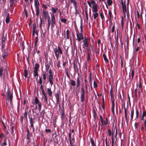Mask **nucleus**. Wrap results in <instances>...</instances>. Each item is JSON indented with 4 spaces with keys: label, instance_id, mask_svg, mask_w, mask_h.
Wrapping results in <instances>:
<instances>
[{
    "label": "nucleus",
    "instance_id": "57",
    "mask_svg": "<svg viewBox=\"0 0 146 146\" xmlns=\"http://www.w3.org/2000/svg\"><path fill=\"white\" fill-rule=\"evenodd\" d=\"M110 19H111V16L112 15V13L111 10H109L108 11Z\"/></svg>",
    "mask_w": 146,
    "mask_h": 146
},
{
    "label": "nucleus",
    "instance_id": "49",
    "mask_svg": "<svg viewBox=\"0 0 146 146\" xmlns=\"http://www.w3.org/2000/svg\"><path fill=\"white\" fill-rule=\"evenodd\" d=\"M60 21L64 23L65 24L66 23V22L67 21V20L66 19H60Z\"/></svg>",
    "mask_w": 146,
    "mask_h": 146
},
{
    "label": "nucleus",
    "instance_id": "20",
    "mask_svg": "<svg viewBox=\"0 0 146 146\" xmlns=\"http://www.w3.org/2000/svg\"><path fill=\"white\" fill-rule=\"evenodd\" d=\"M10 21L9 14L8 13L5 19V22L7 23H8Z\"/></svg>",
    "mask_w": 146,
    "mask_h": 146
},
{
    "label": "nucleus",
    "instance_id": "64",
    "mask_svg": "<svg viewBox=\"0 0 146 146\" xmlns=\"http://www.w3.org/2000/svg\"><path fill=\"white\" fill-rule=\"evenodd\" d=\"M4 45L5 42H2V50L4 49Z\"/></svg>",
    "mask_w": 146,
    "mask_h": 146
},
{
    "label": "nucleus",
    "instance_id": "25",
    "mask_svg": "<svg viewBox=\"0 0 146 146\" xmlns=\"http://www.w3.org/2000/svg\"><path fill=\"white\" fill-rule=\"evenodd\" d=\"M121 3L122 5V9L126 8V5L125 4V1L123 3L122 0H121Z\"/></svg>",
    "mask_w": 146,
    "mask_h": 146
},
{
    "label": "nucleus",
    "instance_id": "15",
    "mask_svg": "<svg viewBox=\"0 0 146 146\" xmlns=\"http://www.w3.org/2000/svg\"><path fill=\"white\" fill-rule=\"evenodd\" d=\"M131 111V113H130V117H131V119L130 120L131 121H132L133 117V115H134V110L133 108H132L131 109H130Z\"/></svg>",
    "mask_w": 146,
    "mask_h": 146
},
{
    "label": "nucleus",
    "instance_id": "11",
    "mask_svg": "<svg viewBox=\"0 0 146 146\" xmlns=\"http://www.w3.org/2000/svg\"><path fill=\"white\" fill-rule=\"evenodd\" d=\"M101 126L102 127L105 125H107L108 122V119L107 117H106L105 118V120L103 119V120L102 121H101Z\"/></svg>",
    "mask_w": 146,
    "mask_h": 146
},
{
    "label": "nucleus",
    "instance_id": "54",
    "mask_svg": "<svg viewBox=\"0 0 146 146\" xmlns=\"http://www.w3.org/2000/svg\"><path fill=\"white\" fill-rule=\"evenodd\" d=\"M24 12H25L26 17V18H27L28 16L27 11L26 9L25 8L24 9Z\"/></svg>",
    "mask_w": 146,
    "mask_h": 146
},
{
    "label": "nucleus",
    "instance_id": "27",
    "mask_svg": "<svg viewBox=\"0 0 146 146\" xmlns=\"http://www.w3.org/2000/svg\"><path fill=\"white\" fill-rule=\"evenodd\" d=\"M60 113L61 114V117L62 119H64V117L65 115H64V109H63L62 111H61L60 112Z\"/></svg>",
    "mask_w": 146,
    "mask_h": 146
},
{
    "label": "nucleus",
    "instance_id": "3",
    "mask_svg": "<svg viewBox=\"0 0 146 146\" xmlns=\"http://www.w3.org/2000/svg\"><path fill=\"white\" fill-rule=\"evenodd\" d=\"M34 4L36 9V15L38 17L39 15V12L38 7L39 5V3L38 0H34Z\"/></svg>",
    "mask_w": 146,
    "mask_h": 146
},
{
    "label": "nucleus",
    "instance_id": "19",
    "mask_svg": "<svg viewBox=\"0 0 146 146\" xmlns=\"http://www.w3.org/2000/svg\"><path fill=\"white\" fill-rule=\"evenodd\" d=\"M118 33H117V37L115 39V46L116 47V48L118 47Z\"/></svg>",
    "mask_w": 146,
    "mask_h": 146
},
{
    "label": "nucleus",
    "instance_id": "62",
    "mask_svg": "<svg viewBox=\"0 0 146 146\" xmlns=\"http://www.w3.org/2000/svg\"><path fill=\"white\" fill-rule=\"evenodd\" d=\"M45 131L46 133H50L51 132V130L50 129H46Z\"/></svg>",
    "mask_w": 146,
    "mask_h": 146
},
{
    "label": "nucleus",
    "instance_id": "4",
    "mask_svg": "<svg viewBox=\"0 0 146 146\" xmlns=\"http://www.w3.org/2000/svg\"><path fill=\"white\" fill-rule=\"evenodd\" d=\"M76 36L78 41H80L81 40L83 39L84 37L82 33H79L77 29H76Z\"/></svg>",
    "mask_w": 146,
    "mask_h": 146
},
{
    "label": "nucleus",
    "instance_id": "35",
    "mask_svg": "<svg viewBox=\"0 0 146 146\" xmlns=\"http://www.w3.org/2000/svg\"><path fill=\"white\" fill-rule=\"evenodd\" d=\"M6 75L7 77H8L9 76V74L7 70H5L4 74H3V77L5 78V75Z\"/></svg>",
    "mask_w": 146,
    "mask_h": 146
},
{
    "label": "nucleus",
    "instance_id": "29",
    "mask_svg": "<svg viewBox=\"0 0 146 146\" xmlns=\"http://www.w3.org/2000/svg\"><path fill=\"white\" fill-rule=\"evenodd\" d=\"M42 75L43 76V84H44L45 80L46 78V75L45 73H43V74H42Z\"/></svg>",
    "mask_w": 146,
    "mask_h": 146
},
{
    "label": "nucleus",
    "instance_id": "14",
    "mask_svg": "<svg viewBox=\"0 0 146 146\" xmlns=\"http://www.w3.org/2000/svg\"><path fill=\"white\" fill-rule=\"evenodd\" d=\"M98 5H93L92 7V11L93 12L96 13L98 11Z\"/></svg>",
    "mask_w": 146,
    "mask_h": 146
},
{
    "label": "nucleus",
    "instance_id": "21",
    "mask_svg": "<svg viewBox=\"0 0 146 146\" xmlns=\"http://www.w3.org/2000/svg\"><path fill=\"white\" fill-rule=\"evenodd\" d=\"M39 64L38 63H36L34 67V70H38L39 68Z\"/></svg>",
    "mask_w": 146,
    "mask_h": 146
},
{
    "label": "nucleus",
    "instance_id": "22",
    "mask_svg": "<svg viewBox=\"0 0 146 146\" xmlns=\"http://www.w3.org/2000/svg\"><path fill=\"white\" fill-rule=\"evenodd\" d=\"M70 84L72 86H74L76 85V82L73 80H70Z\"/></svg>",
    "mask_w": 146,
    "mask_h": 146
},
{
    "label": "nucleus",
    "instance_id": "52",
    "mask_svg": "<svg viewBox=\"0 0 146 146\" xmlns=\"http://www.w3.org/2000/svg\"><path fill=\"white\" fill-rule=\"evenodd\" d=\"M94 87L95 88H96L98 87L97 83L95 81H94Z\"/></svg>",
    "mask_w": 146,
    "mask_h": 146
},
{
    "label": "nucleus",
    "instance_id": "28",
    "mask_svg": "<svg viewBox=\"0 0 146 146\" xmlns=\"http://www.w3.org/2000/svg\"><path fill=\"white\" fill-rule=\"evenodd\" d=\"M47 22H48V30H49V29L50 27V25L51 24V21L50 20V18L49 17L48 19H47Z\"/></svg>",
    "mask_w": 146,
    "mask_h": 146
},
{
    "label": "nucleus",
    "instance_id": "38",
    "mask_svg": "<svg viewBox=\"0 0 146 146\" xmlns=\"http://www.w3.org/2000/svg\"><path fill=\"white\" fill-rule=\"evenodd\" d=\"M42 78L41 77H39V80L37 81V83H39L40 84H42Z\"/></svg>",
    "mask_w": 146,
    "mask_h": 146
},
{
    "label": "nucleus",
    "instance_id": "59",
    "mask_svg": "<svg viewBox=\"0 0 146 146\" xmlns=\"http://www.w3.org/2000/svg\"><path fill=\"white\" fill-rule=\"evenodd\" d=\"M10 7H11L13 6V4L15 3V2H14V1L13 2V1H10Z\"/></svg>",
    "mask_w": 146,
    "mask_h": 146
},
{
    "label": "nucleus",
    "instance_id": "46",
    "mask_svg": "<svg viewBox=\"0 0 146 146\" xmlns=\"http://www.w3.org/2000/svg\"><path fill=\"white\" fill-rule=\"evenodd\" d=\"M43 14H44V16L45 18V19H46L47 17V12L46 11H44V10H43Z\"/></svg>",
    "mask_w": 146,
    "mask_h": 146
},
{
    "label": "nucleus",
    "instance_id": "31",
    "mask_svg": "<svg viewBox=\"0 0 146 146\" xmlns=\"http://www.w3.org/2000/svg\"><path fill=\"white\" fill-rule=\"evenodd\" d=\"M58 11V9L57 7L56 8L53 7L52 8V11L53 13H55Z\"/></svg>",
    "mask_w": 146,
    "mask_h": 146
},
{
    "label": "nucleus",
    "instance_id": "60",
    "mask_svg": "<svg viewBox=\"0 0 146 146\" xmlns=\"http://www.w3.org/2000/svg\"><path fill=\"white\" fill-rule=\"evenodd\" d=\"M35 123V120L30 121L31 126L34 125V123Z\"/></svg>",
    "mask_w": 146,
    "mask_h": 146
},
{
    "label": "nucleus",
    "instance_id": "37",
    "mask_svg": "<svg viewBox=\"0 0 146 146\" xmlns=\"http://www.w3.org/2000/svg\"><path fill=\"white\" fill-rule=\"evenodd\" d=\"M27 111L26 110H25V111L24 114V115L27 121Z\"/></svg>",
    "mask_w": 146,
    "mask_h": 146
},
{
    "label": "nucleus",
    "instance_id": "16",
    "mask_svg": "<svg viewBox=\"0 0 146 146\" xmlns=\"http://www.w3.org/2000/svg\"><path fill=\"white\" fill-rule=\"evenodd\" d=\"M80 98V102H83L84 101L85 99V94H81Z\"/></svg>",
    "mask_w": 146,
    "mask_h": 146
},
{
    "label": "nucleus",
    "instance_id": "2",
    "mask_svg": "<svg viewBox=\"0 0 146 146\" xmlns=\"http://www.w3.org/2000/svg\"><path fill=\"white\" fill-rule=\"evenodd\" d=\"M54 51L57 60L59 58V54H63V51L59 46H58V48H54Z\"/></svg>",
    "mask_w": 146,
    "mask_h": 146
},
{
    "label": "nucleus",
    "instance_id": "9",
    "mask_svg": "<svg viewBox=\"0 0 146 146\" xmlns=\"http://www.w3.org/2000/svg\"><path fill=\"white\" fill-rule=\"evenodd\" d=\"M2 56L3 59H4L5 58V57L7 56L8 54V53L7 52V50L6 49L5 50V49H2Z\"/></svg>",
    "mask_w": 146,
    "mask_h": 146
},
{
    "label": "nucleus",
    "instance_id": "41",
    "mask_svg": "<svg viewBox=\"0 0 146 146\" xmlns=\"http://www.w3.org/2000/svg\"><path fill=\"white\" fill-rule=\"evenodd\" d=\"M95 13L94 14H93L94 19H95L97 17H98V13L97 12Z\"/></svg>",
    "mask_w": 146,
    "mask_h": 146
},
{
    "label": "nucleus",
    "instance_id": "24",
    "mask_svg": "<svg viewBox=\"0 0 146 146\" xmlns=\"http://www.w3.org/2000/svg\"><path fill=\"white\" fill-rule=\"evenodd\" d=\"M136 119H137L139 117V110L138 109L137 106H136Z\"/></svg>",
    "mask_w": 146,
    "mask_h": 146
},
{
    "label": "nucleus",
    "instance_id": "40",
    "mask_svg": "<svg viewBox=\"0 0 146 146\" xmlns=\"http://www.w3.org/2000/svg\"><path fill=\"white\" fill-rule=\"evenodd\" d=\"M90 141L92 146H96V145L94 143V141L92 138H91L90 139Z\"/></svg>",
    "mask_w": 146,
    "mask_h": 146
},
{
    "label": "nucleus",
    "instance_id": "48",
    "mask_svg": "<svg viewBox=\"0 0 146 146\" xmlns=\"http://www.w3.org/2000/svg\"><path fill=\"white\" fill-rule=\"evenodd\" d=\"M134 74V71L133 69L131 71V79H132L133 78Z\"/></svg>",
    "mask_w": 146,
    "mask_h": 146
},
{
    "label": "nucleus",
    "instance_id": "1",
    "mask_svg": "<svg viewBox=\"0 0 146 146\" xmlns=\"http://www.w3.org/2000/svg\"><path fill=\"white\" fill-rule=\"evenodd\" d=\"M113 89L112 86H111V90H110V94L111 98V100L112 102L111 111L113 114L114 113V98L113 93Z\"/></svg>",
    "mask_w": 146,
    "mask_h": 146
},
{
    "label": "nucleus",
    "instance_id": "47",
    "mask_svg": "<svg viewBox=\"0 0 146 146\" xmlns=\"http://www.w3.org/2000/svg\"><path fill=\"white\" fill-rule=\"evenodd\" d=\"M28 75L27 71L26 70H24V76L25 78H27Z\"/></svg>",
    "mask_w": 146,
    "mask_h": 146
},
{
    "label": "nucleus",
    "instance_id": "39",
    "mask_svg": "<svg viewBox=\"0 0 146 146\" xmlns=\"http://www.w3.org/2000/svg\"><path fill=\"white\" fill-rule=\"evenodd\" d=\"M139 88H140L141 91L143 92V88L142 86L141 82L140 81H139Z\"/></svg>",
    "mask_w": 146,
    "mask_h": 146
},
{
    "label": "nucleus",
    "instance_id": "8",
    "mask_svg": "<svg viewBox=\"0 0 146 146\" xmlns=\"http://www.w3.org/2000/svg\"><path fill=\"white\" fill-rule=\"evenodd\" d=\"M7 94V99L8 100H13V93H11L10 90H8Z\"/></svg>",
    "mask_w": 146,
    "mask_h": 146
},
{
    "label": "nucleus",
    "instance_id": "30",
    "mask_svg": "<svg viewBox=\"0 0 146 146\" xmlns=\"http://www.w3.org/2000/svg\"><path fill=\"white\" fill-rule=\"evenodd\" d=\"M38 36H36L35 37V40L34 44V46L35 48L37 47V45L38 42Z\"/></svg>",
    "mask_w": 146,
    "mask_h": 146
},
{
    "label": "nucleus",
    "instance_id": "33",
    "mask_svg": "<svg viewBox=\"0 0 146 146\" xmlns=\"http://www.w3.org/2000/svg\"><path fill=\"white\" fill-rule=\"evenodd\" d=\"M103 56L104 58V60L105 62H108L109 61L106 57V56L104 54H103Z\"/></svg>",
    "mask_w": 146,
    "mask_h": 146
},
{
    "label": "nucleus",
    "instance_id": "50",
    "mask_svg": "<svg viewBox=\"0 0 146 146\" xmlns=\"http://www.w3.org/2000/svg\"><path fill=\"white\" fill-rule=\"evenodd\" d=\"M91 3L93 5H98L97 3H96V2L94 0H92L91 1Z\"/></svg>",
    "mask_w": 146,
    "mask_h": 146
},
{
    "label": "nucleus",
    "instance_id": "53",
    "mask_svg": "<svg viewBox=\"0 0 146 146\" xmlns=\"http://www.w3.org/2000/svg\"><path fill=\"white\" fill-rule=\"evenodd\" d=\"M14 127L13 126H12L11 127V133L12 135H13L14 133Z\"/></svg>",
    "mask_w": 146,
    "mask_h": 146
},
{
    "label": "nucleus",
    "instance_id": "63",
    "mask_svg": "<svg viewBox=\"0 0 146 146\" xmlns=\"http://www.w3.org/2000/svg\"><path fill=\"white\" fill-rule=\"evenodd\" d=\"M80 33H82V31H83V28H82V24L81 23V25L80 26Z\"/></svg>",
    "mask_w": 146,
    "mask_h": 146
},
{
    "label": "nucleus",
    "instance_id": "55",
    "mask_svg": "<svg viewBox=\"0 0 146 146\" xmlns=\"http://www.w3.org/2000/svg\"><path fill=\"white\" fill-rule=\"evenodd\" d=\"M68 139L69 141H72L71 135L70 133H69L68 134Z\"/></svg>",
    "mask_w": 146,
    "mask_h": 146
},
{
    "label": "nucleus",
    "instance_id": "18",
    "mask_svg": "<svg viewBox=\"0 0 146 146\" xmlns=\"http://www.w3.org/2000/svg\"><path fill=\"white\" fill-rule=\"evenodd\" d=\"M108 136H110L112 135L111 139H112V137H113V132H112L111 130L110 129H108Z\"/></svg>",
    "mask_w": 146,
    "mask_h": 146
},
{
    "label": "nucleus",
    "instance_id": "26",
    "mask_svg": "<svg viewBox=\"0 0 146 146\" xmlns=\"http://www.w3.org/2000/svg\"><path fill=\"white\" fill-rule=\"evenodd\" d=\"M32 136V134L31 133H27V139L29 140H30V138Z\"/></svg>",
    "mask_w": 146,
    "mask_h": 146
},
{
    "label": "nucleus",
    "instance_id": "17",
    "mask_svg": "<svg viewBox=\"0 0 146 146\" xmlns=\"http://www.w3.org/2000/svg\"><path fill=\"white\" fill-rule=\"evenodd\" d=\"M47 93L50 97H51L52 95V92L50 89L48 88L47 89Z\"/></svg>",
    "mask_w": 146,
    "mask_h": 146
},
{
    "label": "nucleus",
    "instance_id": "43",
    "mask_svg": "<svg viewBox=\"0 0 146 146\" xmlns=\"http://www.w3.org/2000/svg\"><path fill=\"white\" fill-rule=\"evenodd\" d=\"M107 2L109 6L111 5L112 4V0H107Z\"/></svg>",
    "mask_w": 146,
    "mask_h": 146
},
{
    "label": "nucleus",
    "instance_id": "56",
    "mask_svg": "<svg viewBox=\"0 0 146 146\" xmlns=\"http://www.w3.org/2000/svg\"><path fill=\"white\" fill-rule=\"evenodd\" d=\"M88 83L85 84V88L86 90V93H87V92H88Z\"/></svg>",
    "mask_w": 146,
    "mask_h": 146
},
{
    "label": "nucleus",
    "instance_id": "45",
    "mask_svg": "<svg viewBox=\"0 0 146 146\" xmlns=\"http://www.w3.org/2000/svg\"><path fill=\"white\" fill-rule=\"evenodd\" d=\"M44 101H45L46 102V104H47L48 103V98L47 97V95H46L45 96H44Z\"/></svg>",
    "mask_w": 146,
    "mask_h": 146
},
{
    "label": "nucleus",
    "instance_id": "51",
    "mask_svg": "<svg viewBox=\"0 0 146 146\" xmlns=\"http://www.w3.org/2000/svg\"><path fill=\"white\" fill-rule=\"evenodd\" d=\"M36 27V23H34L33 26V31H35Z\"/></svg>",
    "mask_w": 146,
    "mask_h": 146
},
{
    "label": "nucleus",
    "instance_id": "7",
    "mask_svg": "<svg viewBox=\"0 0 146 146\" xmlns=\"http://www.w3.org/2000/svg\"><path fill=\"white\" fill-rule=\"evenodd\" d=\"M51 29L53 28V27H54V25L56 23V20L55 18L54 15H51Z\"/></svg>",
    "mask_w": 146,
    "mask_h": 146
},
{
    "label": "nucleus",
    "instance_id": "36",
    "mask_svg": "<svg viewBox=\"0 0 146 146\" xmlns=\"http://www.w3.org/2000/svg\"><path fill=\"white\" fill-rule=\"evenodd\" d=\"M84 84L82 86V87L81 89V94H85V90L84 88Z\"/></svg>",
    "mask_w": 146,
    "mask_h": 146
},
{
    "label": "nucleus",
    "instance_id": "32",
    "mask_svg": "<svg viewBox=\"0 0 146 146\" xmlns=\"http://www.w3.org/2000/svg\"><path fill=\"white\" fill-rule=\"evenodd\" d=\"M38 71L37 70H34V76L35 77H36V76H38Z\"/></svg>",
    "mask_w": 146,
    "mask_h": 146
},
{
    "label": "nucleus",
    "instance_id": "5",
    "mask_svg": "<svg viewBox=\"0 0 146 146\" xmlns=\"http://www.w3.org/2000/svg\"><path fill=\"white\" fill-rule=\"evenodd\" d=\"M93 116L94 118V121H95V122L96 123V127L97 125V121L98 118V117L97 115V113L96 111V110L94 108H93Z\"/></svg>",
    "mask_w": 146,
    "mask_h": 146
},
{
    "label": "nucleus",
    "instance_id": "58",
    "mask_svg": "<svg viewBox=\"0 0 146 146\" xmlns=\"http://www.w3.org/2000/svg\"><path fill=\"white\" fill-rule=\"evenodd\" d=\"M142 116L144 117H146V111L145 110H143V114Z\"/></svg>",
    "mask_w": 146,
    "mask_h": 146
},
{
    "label": "nucleus",
    "instance_id": "13",
    "mask_svg": "<svg viewBox=\"0 0 146 146\" xmlns=\"http://www.w3.org/2000/svg\"><path fill=\"white\" fill-rule=\"evenodd\" d=\"M35 102L36 104H38V106H42L41 102L39 101L38 98L37 97H35Z\"/></svg>",
    "mask_w": 146,
    "mask_h": 146
},
{
    "label": "nucleus",
    "instance_id": "42",
    "mask_svg": "<svg viewBox=\"0 0 146 146\" xmlns=\"http://www.w3.org/2000/svg\"><path fill=\"white\" fill-rule=\"evenodd\" d=\"M3 70V69L2 67H0V76L2 77V73Z\"/></svg>",
    "mask_w": 146,
    "mask_h": 146
},
{
    "label": "nucleus",
    "instance_id": "6",
    "mask_svg": "<svg viewBox=\"0 0 146 146\" xmlns=\"http://www.w3.org/2000/svg\"><path fill=\"white\" fill-rule=\"evenodd\" d=\"M84 43L82 44V47L84 48L85 47H88L89 46V43L88 41V39L87 37H85L84 39L83 40Z\"/></svg>",
    "mask_w": 146,
    "mask_h": 146
},
{
    "label": "nucleus",
    "instance_id": "61",
    "mask_svg": "<svg viewBox=\"0 0 146 146\" xmlns=\"http://www.w3.org/2000/svg\"><path fill=\"white\" fill-rule=\"evenodd\" d=\"M124 114H125V119H126V121L127 122V120H128L127 117V113H124Z\"/></svg>",
    "mask_w": 146,
    "mask_h": 146
},
{
    "label": "nucleus",
    "instance_id": "34",
    "mask_svg": "<svg viewBox=\"0 0 146 146\" xmlns=\"http://www.w3.org/2000/svg\"><path fill=\"white\" fill-rule=\"evenodd\" d=\"M50 63H49L46 65V71H48V70L49 69V68H50Z\"/></svg>",
    "mask_w": 146,
    "mask_h": 146
},
{
    "label": "nucleus",
    "instance_id": "23",
    "mask_svg": "<svg viewBox=\"0 0 146 146\" xmlns=\"http://www.w3.org/2000/svg\"><path fill=\"white\" fill-rule=\"evenodd\" d=\"M45 112V110H43L40 113V115L41 117V118L42 119L44 118Z\"/></svg>",
    "mask_w": 146,
    "mask_h": 146
},
{
    "label": "nucleus",
    "instance_id": "10",
    "mask_svg": "<svg viewBox=\"0 0 146 146\" xmlns=\"http://www.w3.org/2000/svg\"><path fill=\"white\" fill-rule=\"evenodd\" d=\"M54 95L56 99V103L57 104H59L60 102L59 92L58 91L57 92V93L54 94Z\"/></svg>",
    "mask_w": 146,
    "mask_h": 146
},
{
    "label": "nucleus",
    "instance_id": "12",
    "mask_svg": "<svg viewBox=\"0 0 146 146\" xmlns=\"http://www.w3.org/2000/svg\"><path fill=\"white\" fill-rule=\"evenodd\" d=\"M48 81L49 82L50 84L52 86L53 84V75H49L48 77Z\"/></svg>",
    "mask_w": 146,
    "mask_h": 146
},
{
    "label": "nucleus",
    "instance_id": "44",
    "mask_svg": "<svg viewBox=\"0 0 146 146\" xmlns=\"http://www.w3.org/2000/svg\"><path fill=\"white\" fill-rule=\"evenodd\" d=\"M76 84H80L79 76H78L76 78Z\"/></svg>",
    "mask_w": 146,
    "mask_h": 146
}]
</instances>
